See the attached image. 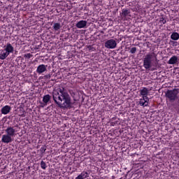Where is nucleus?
Returning <instances> with one entry per match:
<instances>
[{
    "mask_svg": "<svg viewBox=\"0 0 179 179\" xmlns=\"http://www.w3.org/2000/svg\"><path fill=\"white\" fill-rule=\"evenodd\" d=\"M53 101L62 109L69 108L72 104L71 96L62 86L53 90Z\"/></svg>",
    "mask_w": 179,
    "mask_h": 179,
    "instance_id": "nucleus-1",
    "label": "nucleus"
},
{
    "mask_svg": "<svg viewBox=\"0 0 179 179\" xmlns=\"http://www.w3.org/2000/svg\"><path fill=\"white\" fill-rule=\"evenodd\" d=\"M157 55L154 52H149L146 55H145L143 60V66L145 69H150L152 66L153 62L157 61Z\"/></svg>",
    "mask_w": 179,
    "mask_h": 179,
    "instance_id": "nucleus-2",
    "label": "nucleus"
},
{
    "mask_svg": "<svg viewBox=\"0 0 179 179\" xmlns=\"http://www.w3.org/2000/svg\"><path fill=\"white\" fill-rule=\"evenodd\" d=\"M6 134L3 135L1 141L3 143H10L13 142V138L17 135V131L13 127H8L6 129Z\"/></svg>",
    "mask_w": 179,
    "mask_h": 179,
    "instance_id": "nucleus-3",
    "label": "nucleus"
},
{
    "mask_svg": "<svg viewBox=\"0 0 179 179\" xmlns=\"http://www.w3.org/2000/svg\"><path fill=\"white\" fill-rule=\"evenodd\" d=\"M179 89L169 90L165 93V97L170 101L174 102L178 99Z\"/></svg>",
    "mask_w": 179,
    "mask_h": 179,
    "instance_id": "nucleus-4",
    "label": "nucleus"
},
{
    "mask_svg": "<svg viewBox=\"0 0 179 179\" xmlns=\"http://www.w3.org/2000/svg\"><path fill=\"white\" fill-rule=\"evenodd\" d=\"M13 52V48L12 45H7L4 50H1L0 52V59H6L9 54Z\"/></svg>",
    "mask_w": 179,
    "mask_h": 179,
    "instance_id": "nucleus-5",
    "label": "nucleus"
},
{
    "mask_svg": "<svg viewBox=\"0 0 179 179\" xmlns=\"http://www.w3.org/2000/svg\"><path fill=\"white\" fill-rule=\"evenodd\" d=\"M138 104L143 108L148 107L149 104V98L142 97L139 99Z\"/></svg>",
    "mask_w": 179,
    "mask_h": 179,
    "instance_id": "nucleus-6",
    "label": "nucleus"
},
{
    "mask_svg": "<svg viewBox=\"0 0 179 179\" xmlns=\"http://www.w3.org/2000/svg\"><path fill=\"white\" fill-rule=\"evenodd\" d=\"M149 94V90L147 87H143L141 90H140V95L142 96V98L149 99L148 98Z\"/></svg>",
    "mask_w": 179,
    "mask_h": 179,
    "instance_id": "nucleus-7",
    "label": "nucleus"
},
{
    "mask_svg": "<svg viewBox=\"0 0 179 179\" xmlns=\"http://www.w3.org/2000/svg\"><path fill=\"white\" fill-rule=\"evenodd\" d=\"M48 66L45 64H41L38 66V68L36 69V73H43V72H45L47 71Z\"/></svg>",
    "mask_w": 179,
    "mask_h": 179,
    "instance_id": "nucleus-8",
    "label": "nucleus"
},
{
    "mask_svg": "<svg viewBox=\"0 0 179 179\" xmlns=\"http://www.w3.org/2000/svg\"><path fill=\"white\" fill-rule=\"evenodd\" d=\"M87 24V22L85 20H80L76 24L77 29H84Z\"/></svg>",
    "mask_w": 179,
    "mask_h": 179,
    "instance_id": "nucleus-9",
    "label": "nucleus"
},
{
    "mask_svg": "<svg viewBox=\"0 0 179 179\" xmlns=\"http://www.w3.org/2000/svg\"><path fill=\"white\" fill-rule=\"evenodd\" d=\"M10 110H11L10 106L6 105V106H5L4 107H3V108H1V113H2L3 115H8V114L10 113Z\"/></svg>",
    "mask_w": 179,
    "mask_h": 179,
    "instance_id": "nucleus-10",
    "label": "nucleus"
},
{
    "mask_svg": "<svg viewBox=\"0 0 179 179\" xmlns=\"http://www.w3.org/2000/svg\"><path fill=\"white\" fill-rule=\"evenodd\" d=\"M177 61L178 57L176 56H173L169 59L168 64H169L170 65H174V64H176Z\"/></svg>",
    "mask_w": 179,
    "mask_h": 179,
    "instance_id": "nucleus-11",
    "label": "nucleus"
},
{
    "mask_svg": "<svg viewBox=\"0 0 179 179\" xmlns=\"http://www.w3.org/2000/svg\"><path fill=\"white\" fill-rule=\"evenodd\" d=\"M105 45H117V42L114 39H109L105 42Z\"/></svg>",
    "mask_w": 179,
    "mask_h": 179,
    "instance_id": "nucleus-12",
    "label": "nucleus"
},
{
    "mask_svg": "<svg viewBox=\"0 0 179 179\" xmlns=\"http://www.w3.org/2000/svg\"><path fill=\"white\" fill-rule=\"evenodd\" d=\"M50 99H51V96H50V94H46V95L43 96V101L46 105H48V103L50 102Z\"/></svg>",
    "mask_w": 179,
    "mask_h": 179,
    "instance_id": "nucleus-13",
    "label": "nucleus"
},
{
    "mask_svg": "<svg viewBox=\"0 0 179 179\" xmlns=\"http://www.w3.org/2000/svg\"><path fill=\"white\" fill-rule=\"evenodd\" d=\"M171 40L177 41L179 40V34L178 32H173L171 35Z\"/></svg>",
    "mask_w": 179,
    "mask_h": 179,
    "instance_id": "nucleus-14",
    "label": "nucleus"
},
{
    "mask_svg": "<svg viewBox=\"0 0 179 179\" xmlns=\"http://www.w3.org/2000/svg\"><path fill=\"white\" fill-rule=\"evenodd\" d=\"M130 10L128 9L123 8L122 10L121 15L126 17L129 14H130Z\"/></svg>",
    "mask_w": 179,
    "mask_h": 179,
    "instance_id": "nucleus-15",
    "label": "nucleus"
},
{
    "mask_svg": "<svg viewBox=\"0 0 179 179\" xmlns=\"http://www.w3.org/2000/svg\"><path fill=\"white\" fill-rule=\"evenodd\" d=\"M61 24L56 22L55 24H53V30H55V31H58V30H59L61 29Z\"/></svg>",
    "mask_w": 179,
    "mask_h": 179,
    "instance_id": "nucleus-16",
    "label": "nucleus"
},
{
    "mask_svg": "<svg viewBox=\"0 0 179 179\" xmlns=\"http://www.w3.org/2000/svg\"><path fill=\"white\" fill-rule=\"evenodd\" d=\"M80 176L83 179L87 178L89 177V174H88V173L86 172V171H83V172L81 173V174H80Z\"/></svg>",
    "mask_w": 179,
    "mask_h": 179,
    "instance_id": "nucleus-17",
    "label": "nucleus"
},
{
    "mask_svg": "<svg viewBox=\"0 0 179 179\" xmlns=\"http://www.w3.org/2000/svg\"><path fill=\"white\" fill-rule=\"evenodd\" d=\"M46 150H47V147L45 145L41 147V149L39 150V151H41V153H42V155H43Z\"/></svg>",
    "mask_w": 179,
    "mask_h": 179,
    "instance_id": "nucleus-18",
    "label": "nucleus"
},
{
    "mask_svg": "<svg viewBox=\"0 0 179 179\" xmlns=\"http://www.w3.org/2000/svg\"><path fill=\"white\" fill-rule=\"evenodd\" d=\"M41 168L43 170L46 169L47 165L44 161L41 162Z\"/></svg>",
    "mask_w": 179,
    "mask_h": 179,
    "instance_id": "nucleus-19",
    "label": "nucleus"
},
{
    "mask_svg": "<svg viewBox=\"0 0 179 179\" xmlns=\"http://www.w3.org/2000/svg\"><path fill=\"white\" fill-rule=\"evenodd\" d=\"M159 23H162V24H166V20L164 17H161L159 20Z\"/></svg>",
    "mask_w": 179,
    "mask_h": 179,
    "instance_id": "nucleus-20",
    "label": "nucleus"
},
{
    "mask_svg": "<svg viewBox=\"0 0 179 179\" xmlns=\"http://www.w3.org/2000/svg\"><path fill=\"white\" fill-rule=\"evenodd\" d=\"M31 57H33V55L31 54H30V53H27V54L24 55V57L27 58L28 59L29 58H31Z\"/></svg>",
    "mask_w": 179,
    "mask_h": 179,
    "instance_id": "nucleus-21",
    "label": "nucleus"
},
{
    "mask_svg": "<svg viewBox=\"0 0 179 179\" xmlns=\"http://www.w3.org/2000/svg\"><path fill=\"white\" fill-rule=\"evenodd\" d=\"M136 52V48H132L130 50L131 54H135Z\"/></svg>",
    "mask_w": 179,
    "mask_h": 179,
    "instance_id": "nucleus-22",
    "label": "nucleus"
},
{
    "mask_svg": "<svg viewBox=\"0 0 179 179\" xmlns=\"http://www.w3.org/2000/svg\"><path fill=\"white\" fill-rule=\"evenodd\" d=\"M106 48L113 49L115 48L116 45H106Z\"/></svg>",
    "mask_w": 179,
    "mask_h": 179,
    "instance_id": "nucleus-23",
    "label": "nucleus"
},
{
    "mask_svg": "<svg viewBox=\"0 0 179 179\" xmlns=\"http://www.w3.org/2000/svg\"><path fill=\"white\" fill-rule=\"evenodd\" d=\"M45 106H47V104L45 103L41 102V108H43Z\"/></svg>",
    "mask_w": 179,
    "mask_h": 179,
    "instance_id": "nucleus-24",
    "label": "nucleus"
},
{
    "mask_svg": "<svg viewBox=\"0 0 179 179\" xmlns=\"http://www.w3.org/2000/svg\"><path fill=\"white\" fill-rule=\"evenodd\" d=\"M45 78H51V75L50 74H48V75L45 76Z\"/></svg>",
    "mask_w": 179,
    "mask_h": 179,
    "instance_id": "nucleus-25",
    "label": "nucleus"
},
{
    "mask_svg": "<svg viewBox=\"0 0 179 179\" xmlns=\"http://www.w3.org/2000/svg\"><path fill=\"white\" fill-rule=\"evenodd\" d=\"M76 179H83L80 175L76 178Z\"/></svg>",
    "mask_w": 179,
    "mask_h": 179,
    "instance_id": "nucleus-26",
    "label": "nucleus"
},
{
    "mask_svg": "<svg viewBox=\"0 0 179 179\" xmlns=\"http://www.w3.org/2000/svg\"><path fill=\"white\" fill-rule=\"evenodd\" d=\"M31 48H35V50H38V48H35L34 46L32 47Z\"/></svg>",
    "mask_w": 179,
    "mask_h": 179,
    "instance_id": "nucleus-27",
    "label": "nucleus"
},
{
    "mask_svg": "<svg viewBox=\"0 0 179 179\" xmlns=\"http://www.w3.org/2000/svg\"><path fill=\"white\" fill-rule=\"evenodd\" d=\"M41 45V42L38 43V45Z\"/></svg>",
    "mask_w": 179,
    "mask_h": 179,
    "instance_id": "nucleus-28",
    "label": "nucleus"
},
{
    "mask_svg": "<svg viewBox=\"0 0 179 179\" xmlns=\"http://www.w3.org/2000/svg\"><path fill=\"white\" fill-rule=\"evenodd\" d=\"M7 45H11V44H10V43H8Z\"/></svg>",
    "mask_w": 179,
    "mask_h": 179,
    "instance_id": "nucleus-29",
    "label": "nucleus"
},
{
    "mask_svg": "<svg viewBox=\"0 0 179 179\" xmlns=\"http://www.w3.org/2000/svg\"><path fill=\"white\" fill-rule=\"evenodd\" d=\"M178 16H179V14H178Z\"/></svg>",
    "mask_w": 179,
    "mask_h": 179,
    "instance_id": "nucleus-30",
    "label": "nucleus"
},
{
    "mask_svg": "<svg viewBox=\"0 0 179 179\" xmlns=\"http://www.w3.org/2000/svg\"><path fill=\"white\" fill-rule=\"evenodd\" d=\"M87 179H89V178H87Z\"/></svg>",
    "mask_w": 179,
    "mask_h": 179,
    "instance_id": "nucleus-31",
    "label": "nucleus"
}]
</instances>
